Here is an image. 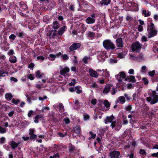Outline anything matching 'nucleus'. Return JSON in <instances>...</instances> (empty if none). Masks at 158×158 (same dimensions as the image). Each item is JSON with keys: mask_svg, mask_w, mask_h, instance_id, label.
<instances>
[{"mask_svg": "<svg viewBox=\"0 0 158 158\" xmlns=\"http://www.w3.org/2000/svg\"><path fill=\"white\" fill-rule=\"evenodd\" d=\"M151 156L152 157H156L158 158V152L156 153H153L151 155Z\"/></svg>", "mask_w": 158, "mask_h": 158, "instance_id": "338daca9", "label": "nucleus"}, {"mask_svg": "<svg viewBox=\"0 0 158 158\" xmlns=\"http://www.w3.org/2000/svg\"><path fill=\"white\" fill-rule=\"evenodd\" d=\"M134 88L133 85L131 84H128L127 85V88L128 89H131Z\"/></svg>", "mask_w": 158, "mask_h": 158, "instance_id": "37998d69", "label": "nucleus"}, {"mask_svg": "<svg viewBox=\"0 0 158 158\" xmlns=\"http://www.w3.org/2000/svg\"><path fill=\"white\" fill-rule=\"evenodd\" d=\"M62 57L64 60H68L69 59V56L66 54L62 55Z\"/></svg>", "mask_w": 158, "mask_h": 158, "instance_id": "a19ab883", "label": "nucleus"}, {"mask_svg": "<svg viewBox=\"0 0 158 158\" xmlns=\"http://www.w3.org/2000/svg\"><path fill=\"white\" fill-rule=\"evenodd\" d=\"M155 73V70H153L151 71H150L148 73V75L151 77H153Z\"/></svg>", "mask_w": 158, "mask_h": 158, "instance_id": "a18cd8bd", "label": "nucleus"}, {"mask_svg": "<svg viewBox=\"0 0 158 158\" xmlns=\"http://www.w3.org/2000/svg\"><path fill=\"white\" fill-rule=\"evenodd\" d=\"M5 98L7 100L10 101L12 98L13 96L11 93H7L5 94Z\"/></svg>", "mask_w": 158, "mask_h": 158, "instance_id": "a878e982", "label": "nucleus"}, {"mask_svg": "<svg viewBox=\"0 0 158 158\" xmlns=\"http://www.w3.org/2000/svg\"><path fill=\"white\" fill-rule=\"evenodd\" d=\"M97 102V100L95 99H93L91 100V103L94 105H95L96 104Z\"/></svg>", "mask_w": 158, "mask_h": 158, "instance_id": "0e129e2a", "label": "nucleus"}, {"mask_svg": "<svg viewBox=\"0 0 158 158\" xmlns=\"http://www.w3.org/2000/svg\"><path fill=\"white\" fill-rule=\"evenodd\" d=\"M103 45L105 49L108 50H113L115 48L114 44L110 40H104L103 42Z\"/></svg>", "mask_w": 158, "mask_h": 158, "instance_id": "7ed1b4c3", "label": "nucleus"}, {"mask_svg": "<svg viewBox=\"0 0 158 158\" xmlns=\"http://www.w3.org/2000/svg\"><path fill=\"white\" fill-rule=\"evenodd\" d=\"M141 72L143 73H145L147 70V68L146 66H143L141 67Z\"/></svg>", "mask_w": 158, "mask_h": 158, "instance_id": "473e14b6", "label": "nucleus"}, {"mask_svg": "<svg viewBox=\"0 0 158 158\" xmlns=\"http://www.w3.org/2000/svg\"><path fill=\"white\" fill-rule=\"evenodd\" d=\"M143 30V27L141 25H139L138 26V30L139 31H142Z\"/></svg>", "mask_w": 158, "mask_h": 158, "instance_id": "680f3d73", "label": "nucleus"}, {"mask_svg": "<svg viewBox=\"0 0 158 158\" xmlns=\"http://www.w3.org/2000/svg\"><path fill=\"white\" fill-rule=\"evenodd\" d=\"M117 80L119 82H121L123 79L126 77V74L123 72H121L119 74L115 76Z\"/></svg>", "mask_w": 158, "mask_h": 158, "instance_id": "0eeeda50", "label": "nucleus"}, {"mask_svg": "<svg viewBox=\"0 0 158 158\" xmlns=\"http://www.w3.org/2000/svg\"><path fill=\"white\" fill-rule=\"evenodd\" d=\"M98 55L97 58L100 61H103L105 58L107 57L105 51H98Z\"/></svg>", "mask_w": 158, "mask_h": 158, "instance_id": "39448f33", "label": "nucleus"}, {"mask_svg": "<svg viewBox=\"0 0 158 158\" xmlns=\"http://www.w3.org/2000/svg\"><path fill=\"white\" fill-rule=\"evenodd\" d=\"M19 100H16L15 99H13L12 100L11 102L16 105L18 104L19 102Z\"/></svg>", "mask_w": 158, "mask_h": 158, "instance_id": "8fccbe9b", "label": "nucleus"}, {"mask_svg": "<svg viewBox=\"0 0 158 158\" xmlns=\"http://www.w3.org/2000/svg\"><path fill=\"white\" fill-rule=\"evenodd\" d=\"M111 86L110 85H106L103 90V94H106L108 93L111 89Z\"/></svg>", "mask_w": 158, "mask_h": 158, "instance_id": "a211bd4d", "label": "nucleus"}, {"mask_svg": "<svg viewBox=\"0 0 158 158\" xmlns=\"http://www.w3.org/2000/svg\"><path fill=\"white\" fill-rule=\"evenodd\" d=\"M75 89L77 94H80L82 93L81 87L80 86H77L75 87Z\"/></svg>", "mask_w": 158, "mask_h": 158, "instance_id": "bb28decb", "label": "nucleus"}, {"mask_svg": "<svg viewBox=\"0 0 158 158\" xmlns=\"http://www.w3.org/2000/svg\"><path fill=\"white\" fill-rule=\"evenodd\" d=\"M147 31L148 33V38L154 36L157 33V31L154 27V24L152 23L148 25Z\"/></svg>", "mask_w": 158, "mask_h": 158, "instance_id": "f03ea898", "label": "nucleus"}, {"mask_svg": "<svg viewBox=\"0 0 158 158\" xmlns=\"http://www.w3.org/2000/svg\"><path fill=\"white\" fill-rule=\"evenodd\" d=\"M49 56L51 58V60H54L55 58H56V55L54 54H50L49 55Z\"/></svg>", "mask_w": 158, "mask_h": 158, "instance_id": "09e8293b", "label": "nucleus"}, {"mask_svg": "<svg viewBox=\"0 0 158 158\" xmlns=\"http://www.w3.org/2000/svg\"><path fill=\"white\" fill-rule=\"evenodd\" d=\"M89 133L91 135V138L93 139L95 138L96 137V134H93L91 131H90Z\"/></svg>", "mask_w": 158, "mask_h": 158, "instance_id": "13d9d810", "label": "nucleus"}, {"mask_svg": "<svg viewBox=\"0 0 158 158\" xmlns=\"http://www.w3.org/2000/svg\"><path fill=\"white\" fill-rule=\"evenodd\" d=\"M81 46V44L80 43H75L73 44L69 48L70 51H73L76 50Z\"/></svg>", "mask_w": 158, "mask_h": 158, "instance_id": "9d476101", "label": "nucleus"}, {"mask_svg": "<svg viewBox=\"0 0 158 158\" xmlns=\"http://www.w3.org/2000/svg\"><path fill=\"white\" fill-rule=\"evenodd\" d=\"M76 84V80L75 79L72 80V82L69 83V85L71 86H73L75 85Z\"/></svg>", "mask_w": 158, "mask_h": 158, "instance_id": "c03bdc74", "label": "nucleus"}, {"mask_svg": "<svg viewBox=\"0 0 158 158\" xmlns=\"http://www.w3.org/2000/svg\"><path fill=\"white\" fill-rule=\"evenodd\" d=\"M103 73L102 74V76L105 77H108L110 76L109 72L107 71V69H103Z\"/></svg>", "mask_w": 158, "mask_h": 158, "instance_id": "4be33fe9", "label": "nucleus"}, {"mask_svg": "<svg viewBox=\"0 0 158 158\" xmlns=\"http://www.w3.org/2000/svg\"><path fill=\"white\" fill-rule=\"evenodd\" d=\"M80 103L77 100H76L74 102V108H76V109H78L80 108Z\"/></svg>", "mask_w": 158, "mask_h": 158, "instance_id": "c85d7f7f", "label": "nucleus"}, {"mask_svg": "<svg viewBox=\"0 0 158 158\" xmlns=\"http://www.w3.org/2000/svg\"><path fill=\"white\" fill-rule=\"evenodd\" d=\"M34 113L33 111L32 110H30L27 114V115L28 117H30Z\"/></svg>", "mask_w": 158, "mask_h": 158, "instance_id": "5fc2aeb1", "label": "nucleus"}, {"mask_svg": "<svg viewBox=\"0 0 158 158\" xmlns=\"http://www.w3.org/2000/svg\"><path fill=\"white\" fill-rule=\"evenodd\" d=\"M129 79L130 81L133 83L136 82L135 77L134 76H130Z\"/></svg>", "mask_w": 158, "mask_h": 158, "instance_id": "f704fd0d", "label": "nucleus"}, {"mask_svg": "<svg viewBox=\"0 0 158 158\" xmlns=\"http://www.w3.org/2000/svg\"><path fill=\"white\" fill-rule=\"evenodd\" d=\"M89 74L91 76L96 78L98 77L99 74L96 71L91 69H89Z\"/></svg>", "mask_w": 158, "mask_h": 158, "instance_id": "2eb2a0df", "label": "nucleus"}, {"mask_svg": "<svg viewBox=\"0 0 158 158\" xmlns=\"http://www.w3.org/2000/svg\"><path fill=\"white\" fill-rule=\"evenodd\" d=\"M103 104L104 106L107 108H109L110 107V104L107 100H105L103 102Z\"/></svg>", "mask_w": 158, "mask_h": 158, "instance_id": "2f4dec72", "label": "nucleus"}, {"mask_svg": "<svg viewBox=\"0 0 158 158\" xmlns=\"http://www.w3.org/2000/svg\"><path fill=\"white\" fill-rule=\"evenodd\" d=\"M132 109L131 105H129L125 108V109L127 111H130Z\"/></svg>", "mask_w": 158, "mask_h": 158, "instance_id": "603ef678", "label": "nucleus"}, {"mask_svg": "<svg viewBox=\"0 0 158 158\" xmlns=\"http://www.w3.org/2000/svg\"><path fill=\"white\" fill-rule=\"evenodd\" d=\"M7 73L5 72L0 70V77H5L7 75Z\"/></svg>", "mask_w": 158, "mask_h": 158, "instance_id": "e433bc0d", "label": "nucleus"}, {"mask_svg": "<svg viewBox=\"0 0 158 158\" xmlns=\"http://www.w3.org/2000/svg\"><path fill=\"white\" fill-rule=\"evenodd\" d=\"M137 57V59H139V60H142L143 59V55L142 54L140 53L139 54V55L136 57Z\"/></svg>", "mask_w": 158, "mask_h": 158, "instance_id": "79ce46f5", "label": "nucleus"}, {"mask_svg": "<svg viewBox=\"0 0 158 158\" xmlns=\"http://www.w3.org/2000/svg\"><path fill=\"white\" fill-rule=\"evenodd\" d=\"M60 27L59 22L57 21L54 22L52 23V28L54 30H56Z\"/></svg>", "mask_w": 158, "mask_h": 158, "instance_id": "6ab92c4d", "label": "nucleus"}, {"mask_svg": "<svg viewBox=\"0 0 158 158\" xmlns=\"http://www.w3.org/2000/svg\"><path fill=\"white\" fill-rule=\"evenodd\" d=\"M129 55H130V58L132 60H135V59H137V57H135L132 55L130 54Z\"/></svg>", "mask_w": 158, "mask_h": 158, "instance_id": "69168bd1", "label": "nucleus"}, {"mask_svg": "<svg viewBox=\"0 0 158 158\" xmlns=\"http://www.w3.org/2000/svg\"><path fill=\"white\" fill-rule=\"evenodd\" d=\"M27 76V77L31 80H32L34 79V76L32 74H28Z\"/></svg>", "mask_w": 158, "mask_h": 158, "instance_id": "49530a36", "label": "nucleus"}, {"mask_svg": "<svg viewBox=\"0 0 158 158\" xmlns=\"http://www.w3.org/2000/svg\"><path fill=\"white\" fill-rule=\"evenodd\" d=\"M29 135H30L29 138L31 139H35L37 137L36 135L34 134Z\"/></svg>", "mask_w": 158, "mask_h": 158, "instance_id": "58836bf2", "label": "nucleus"}, {"mask_svg": "<svg viewBox=\"0 0 158 158\" xmlns=\"http://www.w3.org/2000/svg\"><path fill=\"white\" fill-rule=\"evenodd\" d=\"M124 95L127 100L129 101L130 100L131 97L129 96L127 94H125Z\"/></svg>", "mask_w": 158, "mask_h": 158, "instance_id": "e2e57ef3", "label": "nucleus"}, {"mask_svg": "<svg viewBox=\"0 0 158 158\" xmlns=\"http://www.w3.org/2000/svg\"><path fill=\"white\" fill-rule=\"evenodd\" d=\"M74 59L73 60V63L74 64L76 65L78 63V61L77 60V57L76 56H74Z\"/></svg>", "mask_w": 158, "mask_h": 158, "instance_id": "4d7b16f0", "label": "nucleus"}, {"mask_svg": "<svg viewBox=\"0 0 158 158\" xmlns=\"http://www.w3.org/2000/svg\"><path fill=\"white\" fill-rule=\"evenodd\" d=\"M118 100L122 104L124 103L126 101L125 98L123 96L118 97Z\"/></svg>", "mask_w": 158, "mask_h": 158, "instance_id": "cd10ccee", "label": "nucleus"}, {"mask_svg": "<svg viewBox=\"0 0 158 158\" xmlns=\"http://www.w3.org/2000/svg\"><path fill=\"white\" fill-rule=\"evenodd\" d=\"M114 119V117L113 115L107 116L106 119L104 120L105 123L106 124H107L108 123H111Z\"/></svg>", "mask_w": 158, "mask_h": 158, "instance_id": "ddd939ff", "label": "nucleus"}, {"mask_svg": "<svg viewBox=\"0 0 158 158\" xmlns=\"http://www.w3.org/2000/svg\"><path fill=\"white\" fill-rule=\"evenodd\" d=\"M146 100L151 105L156 103L158 102V94L155 91H152L150 96L147 97Z\"/></svg>", "mask_w": 158, "mask_h": 158, "instance_id": "f257e3e1", "label": "nucleus"}, {"mask_svg": "<svg viewBox=\"0 0 158 158\" xmlns=\"http://www.w3.org/2000/svg\"><path fill=\"white\" fill-rule=\"evenodd\" d=\"M74 132L77 135L80 134L81 133V129L79 126L77 125L73 128Z\"/></svg>", "mask_w": 158, "mask_h": 158, "instance_id": "4468645a", "label": "nucleus"}, {"mask_svg": "<svg viewBox=\"0 0 158 158\" xmlns=\"http://www.w3.org/2000/svg\"><path fill=\"white\" fill-rule=\"evenodd\" d=\"M90 57L89 56H85L82 59V61L85 64L88 63V60L89 59Z\"/></svg>", "mask_w": 158, "mask_h": 158, "instance_id": "7c9ffc66", "label": "nucleus"}, {"mask_svg": "<svg viewBox=\"0 0 158 158\" xmlns=\"http://www.w3.org/2000/svg\"><path fill=\"white\" fill-rule=\"evenodd\" d=\"M110 2L111 1L110 0H102L100 3L102 6L103 5H108L110 3Z\"/></svg>", "mask_w": 158, "mask_h": 158, "instance_id": "5701e85b", "label": "nucleus"}, {"mask_svg": "<svg viewBox=\"0 0 158 158\" xmlns=\"http://www.w3.org/2000/svg\"><path fill=\"white\" fill-rule=\"evenodd\" d=\"M66 28V26H64L61 27L58 31V34L60 35H62L64 32Z\"/></svg>", "mask_w": 158, "mask_h": 158, "instance_id": "aec40b11", "label": "nucleus"}, {"mask_svg": "<svg viewBox=\"0 0 158 158\" xmlns=\"http://www.w3.org/2000/svg\"><path fill=\"white\" fill-rule=\"evenodd\" d=\"M24 34V33L23 31L21 32H17L16 33V35L21 38H23Z\"/></svg>", "mask_w": 158, "mask_h": 158, "instance_id": "c756f323", "label": "nucleus"}, {"mask_svg": "<svg viewBox=\"0 0 158 158\" xmlns=\"http://www.w3.org/2000/svg\"><path fill=\"white\" fill-rule=\"evenodd\" d=\"M111 126L112 129H114L116 127V130L118 131L119 130L121 127L122 125L121 123H119L118 122H116V121L115 120L113 122L111 123Z\"/></svg>", "mask_w": 158, "mask_h": 158, "instance_id": "423d86ee", "label": "nucleus"}, {"mask_svg": "<svg viewBox=\"0 0 158 158\" xmlns=\"http://www.w3.org/2000/svg\"><path fill=\"white\" fill-rule=\"evenodd\" d=\"M95 19L91 17L87 18L85 20L86 23L88 24H93L95 22Z\"/></svg>", "mask_w": 158, "mask_h": 158, "instance_id": "f3484780", "label": "nucleus"}, {"mask_svg": "<svg viewBox=\"0 0 158 158\" xmlns=\"http://www.w3.org/2000/svg\"><path fill=\"white\" fill-rule=\"evenodd\" d=\"M16 38V36L14 34H12L11 35L9 36V38L10 40H12V41L14 40H15V38Z\"/></svg>", "mask_w": 158, "mask_h": 158, "instance_id": "ea45409f", "label": "nucleus"}, {"mask_svg": "<svg viewBox=\"0 0 158 158\" xmlns=\"http://www.w3.org/2000/svg\"><path fill=\"white\" fill-rule=\"evenodd\" d=\"M43 117V115H36L34 118V122L36 123H39L38 120L42 118Z\"/></svg>", "mask_w": 158, "mask_h": 158, "instance_id": "412c9836", "label": "nucleus"}, {"mask_svg": "<svg viewBox=\"0 0 158 158\" xmlns=\"http://www.w3.org/2000/svg\"><path fill=\"white\" fill-rule=\"evenodd\" d=\"M59 110L60 111V112H62L64 111V106L61 103H60L59 105Z\"/></svg>", "mask_w": 158, "mask_h": 158, "instance_id": "72a5a7b5", "label": "nucleus"}, {"mask_svg": "<svg viewBox=\"0 0 158 158\" xmlns=\"http://www.w3.org/2000/svg\"><path fill=\"white\" fill-rule=\"evenodd\" d=\"M142 45L138 41L133 44L131 45V49L132 51H136L139 52L140 50Z\"/></svg>", "mask_w": 158, "mask_h": 158, "instance_id": "20e7f679", "label": "nucleus"}, {"mask_svg": "<svg viewBox=\"0 0 158 158\" xmlns=\"http://www.w3.org/2000/svg\"><path fill=\"white\" fill-rule=\"evenodd\" d=\"M116 42L117 47L122 48L123 47V41L122 38H118L116 40Z\"/></svg>", "mask_w": 158, "mask_h": 158, "instance_id": "f8f14e48", "label": "nucleus"}, {"mask_svg": "<svg viewBox=\"0 0 158 158\" xmlns=\"http://www.w3.org/2000/svg\"><path fill=\"white\" fill-rule=\"evenodd\" d=\"M9 61L11 63H15L17 61L16 57L14 56H12L10 57Z\"/></svg>", "mask_w": 158, "mask_h": 158, "instance_id": "b1692460", "label": "nucleus"}, {"mask_svg": "<svg viewBox=\"0 0 158 158\" xmlns=\"http://www.w3.org/2000/svg\"><path fill=\"white\" fill-rule=\"evenodd\" d=\"M139 153L140 154L145 155H146L147 154V153L145 152V151L143 149H140V150Z\"/></svg>", "mask_w": 158, "mask_h": 158, "instance_id": "3c124183", "label": "nucleus"}, {"mask_svg": "<svg viewBox=\"0 0 158 158\" xmlns=\"http://www.w3.org/2000/svg\"><path fill=\"white\" fill-rule=\"evenodd\" d=\"M86 37L89 39L93 40L95 36V33L93 32L87 31L86 32Z\"/></svg>", "mask_w": 158, "mask_h": 158, "instance_id": "1a4fd4ad", "label": "nucleus"}, {"mask_svg": "<svg viewBox=\"0 0 158 158\" xmlns=\"http://www.w3.org/2000/svg\"><path fill=\"white\" fill-rule=\"evenodd\" d=\"M20 142L16 143L14 141H11L10 142L9 144L10 145L12 149H14L16 148L20 144Z\"/></svg>", "mask_w": 158, "mask_h": 158, "instance_id": "dca6fc26", "label": "nucleus"}, {"mask_svg": "<svg viewBox=\"0 0 158 158\" xmlns=\"http://www.w3.org/2000/svg\"><path fill=\"white\" fill-rule=\"evenodd\" d=\"M59 154L58 153H56L54 155H53V156H50V158H55L57 157H59Z\"/></svg>", "mask_w": 158, "mask_h": 158, "instance_id": "bf43d9fd", "label": "nucleus"}, {"mask_svg": "<svg viewBox=\"0 0 158 158\" xmlns=\"http://www.w3.org/2000/svg\"><path fill=\"white\" fill-rule=\"evenodd\" d=\"M143 81L144 84L145 85H148V80L145 77L143 78Z\"/></svg>", "mask_w": 158, "mask_h": 158, "instance_id": "864d4df0", "label": "nucleus"}, {"mask_svg": "<svg viewBox=\"0 0 158 158\" xmlns=\"http://www.w3.org/2000/svg\"><path fill=\"white\" fill-rule=\"evenodd\" d=\"M60 68L61 69L60 71V74L64 76H66L67 73L70 70L67 67L62 68V66H60Z\"/></svg>", "mask_w": 158, "mask_h": 158, "instance_id": "6e6552de", "label": "nucleus"}, {"mask_svg": "<svg viewBox=\"0 0 158 158\" xmlns=\"http://www.w3.org/2000/svg\"><path fill=\"white\" fill-rule=\"evenodd\" d=\"M125 55L122 53H119L118 54V57L119 58H124Z\"/></svg>", "mask_w": 158, "mask_h": 158, "instance_id": "de8ad7c7", "label": "nucleus"}, {"mask_svg": "<svg viewBox=\"0 0 158 158\" xmlns=\"http://www.w3.org/2000/svg\"><path fill=\"white\" fill-rule=\"evenodd\" d=\"M10 80L15 82H17L18 81V80L16 78L13 77H11L10 78Z\"/></svg>", "mask_w": 158, "mask_h": 158, "instance_id": "6e6d98bb", "label": "nucleus"}, {"mask_svg": "<svg viewBox=\"0 0 158 158\" xmlns=\"http://www.w3.org/2000/svg\"><path fill=\"white\" fill-rule=\"evenodd\" d=\"M35 74L36 77L38 78H41L42 77L41 73L39 71H37L36 72Z\"/></svg>", "mask_w": 158, "mask_h": 158, "instance_id": "c9c22d12", "label": "nucleus"}, {"mask_svg": "<svg viewBox=\"0 0 158 158\" xmlns=\"http://www.w3.org/2000/svg\"><path fill=\"white\" fill-rule=\"evenodd\" d=\"M153 18L156 21H157L158 20V15H154Z\"/></svg>", "mask_w": 158, "mask_h": 158, "instance_id": "774afa93", "label": "nucleus"}, {"mask_svg": "<svg viewBox=\"0 0 158 158\" xmlns=\"http://www.w3.org/2000/svg\"><path fill=\"white\" fill-rule=\"evenodd\" d=\"M120 155V153L118 151H114L110 153V156L112 158H118Z\"/></svg>", "mask_w": 158, "mask_h": 158, "instance_id": "9b49d317", "label": "nucleus"}, {"mask_svg": "<svg viewBox=\"0 0 158 158\" xmlns=\"http://www.w3.org/2000/svg\"><path fill=\"white\" fill-rule=\"evenodd\" d=\"M142 14L145 17H147L150 15L151 14L150 11L145 10H143Z\"/></svg>", "mask_w": 158, "mask_h": 158, "instance_id": "393cba45", "label": "nucleus"}, {"mask_svg": "<svg viewBox=\"0 0 158 158\" xmlns=\"http://www.w3.org/2000/svg\"><path fill=\"white\" fill-rule=\"evenodd\" d=\"M6 131V129L3 127L0 126V133L3 134Z\"/></svg>", "mask_w": 158, "mask_h": 158, "instance_id": "4c0bfd02", "label": "nucleus"}, {"mask_svg": "<svg viewBox=\"0 0 158 158\" xmlns=\"http://www.w3.org/2000/svg\"><path fill=\"white\" fill-rule=\"evenodd\" d=\"M5 140V138L4 137H2L0 139V143L2 144L4 143Z\"/></svg>", "mask_w": 158, "mask_h": 158, "instance_id": "052dcab7", "label": "nucleus"}]
</instances>
